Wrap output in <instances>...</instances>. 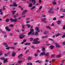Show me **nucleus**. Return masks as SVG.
Returning a JSON list of instances; mask_svg holds the SVG:
<instances>
[{
  "mask_svg": "<svg viewBox=\"0 0 65 65\" xmlns=\"http://www.w3.org/2000/svg\"><path fill=\"white\" fill-rule=\"evenodd\" d=\"M30 1H31L32 4L30 3L29 4L28 6L29 7H32V4L34 5V4L36 3V1L35 0H31Z\"/></svg>",
  "mask_w": 65,
  "mask_h": 65,
  "instance_id": "1",
  "label": "nucleus"
},
{
  "mask_svg": "<svg viewBox=\"0 0 65 65\" xmlns=\"http://www.w3.org/2000/svg\"><path fill=\"white\" fill-rule=\"evenodd\" d=\"M50 53H45V52H42L40 53V56H41L44 55V56L45 55L46 56H48L49 55Z\"/></svg>",
  "mask_w": 65,
  "mask_h": 65,
  "instance_id": "2",
  "label": "nucleus"
},
{
  "mask_svg": "<svg viewBox=\"0 0 65 65\" xmlns=\"http://www.w3.org/2000/svg\"><path fill=\"white\" fill-rule=\"evenodd\" d=\"M53 8H51L48 11V13H51L52 14H54L55 13V11L54 10H53Z\"/></svg>",
  "mask_w": 65,
  "mask_h": 65,
  "instance_id": "3",
  "label": "nucleus"
},
{
  "mask_svg": "<svg viewBox=\"0 0 65 65\" xmlns=\"http://www.w3.org/2000/svg\"><path fill=\"white\" fill-rule=\"evenodd\" d=\"M39 28L38 27H36L35 30H36L37 31H38V32L36 31L35 33V35H38L39 34L38 33V32H39L40 31L38 30Z\"/></svg>",
  "mask_w": 65,
  "mask_h": 65,
  "instance_id": "4",
  "label": "nucleus"
},
{
  "mask_svg": "<svg viewBox=\"0 0 65 65\" xmlns=\"http://www.w3.org/2000/svg\"><path fill=\"white\" fill-rule=\"evenodd\" d=\"M34 41V42H33V44H38V43H39L40 42L39 41Z\"/></svg>",
  "mask_w": 65,
  "mask_h": 65,
  "instance_id": "5",
  "label": "nucleus"
},
{
  "mask_svg": "<svg viewBox=\"0 0 65 65\" xmlns=\"http://www.w3.org/2000/svg\"><path fill=\"white\" fill-rule=\"evenodd\" d=\"M25 35H22L20 36L19 38H20V39H23L24 37H25Z\"/></svg>",
  "mask_w": 65,
  "mask_h": 65,
  "instance_id": "6",
  "label": "nucleus"
},
{
  "mask_svg": "<svg viewBox=\"0 0 65 65\" xmlns=\"http://www.w3.org/2000/svg\"><path fill=\"white\" fill-rule=\"evenodd\" d=\"M5 28L6 30H8V31H10V29H9V27L7 26Z\"/></svg>",
  "mask_w": 65,
  "mask_h": 65,
  "instance_id": "7",
  "label": "nucleus"
},
{
  "mask_svg": "<svg viewBox=\"0 0 65 65\" xmlns=\"http://www.w3.org/2000/svg\"><path fill=\"white\" fill-rule=\"evenodd\" d=\"M55 44L56 47H60V46L59 45V44L57 43H56Z\"/></svg>",
  "mask_w": 65,
  "mask_h": 65,
  "instance_id": "8",
  "label": "nucleus"
},
{
  "mask_svg": "<svg viewBox=\"0 0 65 65\" xmlns=\"http://www.w3.org/2000/svg\"><path fill=\"white\" fill-rule=\"evenodd\" d=\"M27 12V10H25L23 11V12H22V14H25V13H26V12Z\"/></svg>",
  "mask_w": 65,
  "mask_h": 65,
  "instance_id": "9",
  "label": "nucleus"
},
{
  "mask_svg": "<svg viewBox=\"0 0 65 65\" xmlns=\"http://www.w3.org/2000/svg\"><path fill=\"white\" fill-rule=\"evenodd\" d=\"M28 60H32V57H29L27 58Z\"/></svg>",
  "mask_w": 65,
  "mask_h": 65,
  "instance_id": "10",
  "label": "nucleus"
},
{
  "mask_svg": "<svg viewBox=\"0 0 65 65\" xmlns=\"http://www.w3.org/2000/svg\"><path fill=\"white\" fill-rule=\"evenodd\" d=\"M15 55V53L14 52H13L12 54V56L14 57Z\"/></svg>",
  "mask_w": 65,
  "mask_h": 65,
  "instance_id": "11",
  "label": "nucleus"
},
{
  "mask_svg": "<svg viewBox=\"0 0 65 65\" xmlns=\"http://www.w3.org/2000/svg\"><path fill=\"white\" fill-rule=\"evenodd\" d=\"M23 56V54H21L18 57V58H20L21 57H22Z\"/></svg>",
  "mask_w": 65,
  "mask_h": 65,
  "instance_id": "12",
  "label": "nucleus"
},
{
  "mask_svg": "<svg viewBox=\"0 0 65 65\" xmlns=\"http://www.w3.org/2000/svg\"><path fill=\"white\" fill-rule=\"evenodd\" d=\"M60 35H62L61 34H60V33H58L56 35V37H58V36H59Z\"/></svg>",
  "mask_w": 65,
  "mask_h": 65,
  "instance_id": "13",
  "label": "nucleus"
},
{
  "mask_svg": "<svg viewBox=\"0 0 65 65\" xmlns=\"http://www.w3.org/2000/svg\"><path fill=\"white\" fill-rule=\"evenodd\" d=\"M57 23L58 25H60V23H61V21H57Z\"/></svg>",
  "mask_w": 65,
  "mask_h": 65,
  "instance_id": "14",
  "label": "nucleus"
},
{
  "mask_svg": "<svg viewBox=\"0 0 65 65\" xmlns=\"http://www.w3.org/2000/svg\"><path fill=\"white\" fill-rule=\"evenodd\" d=\"M7 58H6V59H5V60H4V63H7Z\"/></svg>",
  "mask_w": 65,
  "mask_h": 65,
  "instance_id": "15",
  "label": "nucleus"
},
{
  "mask_svg": "<svg viewBox=\"0 0 65 65\" xmlns=\"http://www.w3.org/2000/svg\"><path fill=\"white\" fill-rule=\"evenodd\" d=\"M49 40H52V41L51 42L52 43H54V42H55V41H54V40H52V39H49Z\"/></svg>",
  "mask_w": 65,
  "mask_h": 65,
  "instance_id": "16",
  "label": "nucleus"
},
{
  "mask_svg": "<svg viewBox=\"0 0 65 65\" xmlns=\"http://www.w3.org/2000/svg\"><path fill=\"white\" fill-rule=\"evenodd\" d=\"M25 45H30V43H25Z\"/></svg>",
  "mask_w": 65,
  "mask_h": 65,
  "instance_id": "17",
  "label": "nucleus"
},
{
  "mask_svg": "<svg viewBox=\"0 0 65 65\" xmlns=\"http://www.w3.org/2000/svg\"><path fill=\"white\" fill-rule=\"evenodd\" d=\"M13 5L14 6H17V5L16 4V3L14 2L13 4Z\"/></svg>",
  "mask_w": 65,
  "mask_h": 65,
  "instance_id": "18",
  "label": "nucleus"
},
{
  "mask_svg": "<svg viewBox=\"0 0 65 65\" xmlns=\"http://www.w3.org/2000/svg\"><path fill=\"white\" fill-rule=\"evenodd\" d=\"M36 63H40L41 62V61L39 60L35 62Z\"/></svg>",
  "mask_w": 65,
  "mask_h": 65,
  "instance_id": "19",
  "label": "nucleus"
},
{
  "mask_svg": "<svg viewBox=\"0 0 65 65\" xmlns=\"http://www.w3.org/2000/svg\"><path fill=\"white\" fill-rule=\"evenodd\" d=\"M61 55H59L57 56L56 57L57 58H59L61 57Z\"/></svg>",
  "mask_w": 65,
  "mask_h": 65,
  "instance_id": "20",
  "label": "nucleus"
},
{
  "mask_svg": "<svg viewBox=\"0 0 65 65\" xmlns=\"http://www.w3.org/2000/svg\"><path fill=\"white\" fill-rule=\"evenodd\" d=\"M9 21V20L8 19H6V23L8 22Z\"/></svg>",
  "mask_w": 65,
  "mask_h": 65,
  "instance_id": "21",
  "label": "nucleus"
},
{
  "mask_svg": "<svg viewBox=\"0 0 65 65\" xmlns=\"http://www.w3.org/2000/svg\"><path fill=\"white\" fill-rule=\"evenodd\" d=\"M34 32V29H31L30 30V32H31L32 33Z\"/></svg>",
  "mask_w": 65,
  "mask_h": 65,
  "instance_id": "22",
  "label": "nucleus"
},
{
  "mask_svg": "<svg viewBox=\"0 0 65 65\" xmlns=\"http://www.w3.org/2000/svg\"><path fill=\"white\" fill-rule=\"evenodd\" d=\"M17 19H13V22H15L17 21V22H18V21H17Z\"/></svg>",
  "mask_w": 65,
  "mask_h": 65,
  "instance_id": "23",
  "label": "nucleus"
},
{
  "mask_svg": "<svg viewBox=\"0 0 65 65\" xmlns=\"http://www.w3.org/2000/svg\"><path fill=\"white\" fill-rule=\"evenodd\" d=\"M35 7H36V6H34L32 8H31V10H33V9H34L35 8Z\"/></svg>",
  "mask_w": 65,
  "mask_h": 65,
  "instance_id": "24",
  "label": "nucleus"
},
{
  "mask_svg": "<svg viewBox=\"0 0 65 65\" xmlns=\"http://www.w3.org/2000/svg\"><path fill=\"white\" fill-rule=\"evenodd\" d=\"M52 3L53 4V5H55V4H56L57 3H56V2L55 1H54Z\"/></svg>",
  "mask_w": 65,
  "mask_h": 65,
  "instance_id": "25",
  "label": "nucleus"
},
{
  "mask_svg": "<svg viewBox=\"0 0 65 65\" xmlns=\"http://www.w3.org/2000/svg\"><path fill=\"white\" fill-rule=\"evenodd\" d=\"M33 38H29V39L30 40V41H32V40H33L34 39Z\"/></svg>",
  "mask_w": 65,
  "mask_h": 65,
  "instance_id": "26",
  "label": "nucleus"
},
{
  "mask_svg": "<svg viewBox=\"0 0 65 65\" xmlns=\"http://www.w3.org/2000/svg\"><path fill=\"white\" fill-rule=\"evenodd\" d=\"M38 38L35 39L34 40V41H37L38 40Z\"/></svg>",
  "mask_w": 65,
  "mask_h": 65,
  "instance_id": "27",
  "label": "nucleus"
},
{
  "mask_svg": "<svg viewBox=\"0 0 65 65\" xmlns=\"http://www.w3.org/2000/svg\"><path fill=\"white\" fill-rule=\"evenodd\" d=\"M1 60H5V59L4 58V57H2L0 58Z\"/></svg>",
  "mask_w": 65,
  "mask_h": 65,
  "instance_id": "28",
  "label": "nucleus"
},
{
  "mask_svg": "<svg viewBox=\"0 0 65 65\" xmlns=\"http://www.w3.org/2000/svg\"><path fill=\"white\" fill-rule=\"evenodd\" d=\"M13 26H14V25L12 24H10L9 25V26L10 27H13Z\"/></svg>",
  "mask_w": 65,
  "mask_h": 65,
  "instance_id": "29",
  "label": "nucleus"
},
{
  "mask_svg": "<svg viewBox=\"0 0 65 65\" xmlns=\"http://www.w3.org/2000/svg\"><path fill=\"white\" fill-rule=\"evenodd\" d=\"M0 56H2L3 55V53H2V51H0Z\"/></svg>",
  "mask_w": 65,
  "mask_h": 65,
  "instance_id": "30",
  "label": "nucleus"
},
{
  "mask_svg": "<svg viewBox=\"0 0 65 65\" xmlns=\"http://www.w3.org/2000/svg\"><path fill=\"white\" fill-rule=\"evenodd\" d=\"M3 45H7V44L6 43H3Z\"/></svg>",
  "mask_w": 65,
  "mask_h": 65,
  "instance_id": "31",
  "label": "nucleus"
},
{
  "mask_svg": "<svg viewBox=\"0 0 65 65\" xmlns=\"http://www.w3.org/2000/svg\"><path fill=\"white\" fill-rule=\"evenodd\" d=\"M46 27L47 29H51V27H50V26H46Z\"/></svg>",
  "mask_w": 65,
  "mask_h": 65,
  "instance_id": "32",
  "label": "nucleus"
},
{
  "mask_svg": "<svg viewBox=\"0 0 65 65\" xmlns=\"http://www.w3.org/2000/svg\"><path fill=\"white\" fill-rule=\"evenodd\" d=\"M26 26H27V28H29L30 27L31 25H29V24H28L27 25H26Z\"/></svg>",
  "mask_w": 65,
  "mask_h": 65,
  "instance_id": "33",
  "label": "nucleus"
},
{
  "mask_svg": "<svg viewBox=\"0 0 65 65\" xmlns=\"http://www.w3.org/2000/svg\"><path fill=\"white\" fill-rule=\"evenodd\" d=\"M42 22H43V23H47V21H42Z\"/></svg>",
  "mask_w": 65,
  "mask_h": 65,
  "instance_id": "34",
  "label": "nucleus"
},
{
  "mask_svg": "<svg viewBox=\"0 0 65 65\" xmlns=\"http://www.w3.org/2000/svg\"><path fill=\"white\" fill-rule=\"evenodd\" d=\"M54 47V46L53 45H52L50 46V48L51 49H53V48Z\"/></svg>",
  "mask_w": 65,
  "mask_h": 65,
  "instance_id": "35",
  "label": "nucleus"
},
{
  "mask_svg": "<svg viewBox=\"0 0 65 65\" xmlns=\"http://www.w3.org/2000/svg\"><path fill=\"white\" fill-rule=\"evenodd\" d=\"M42 51H43V52H44L45 51V48L44 47H43L42 48Z\"/></svg>",
  "mask_w": 65,
  "mask_h": 65,
  "instance_id": "36",
  "label": "nucleus"
},
{
  "mask_svg": "<svg viewBox=\"0 0 65 65\" xmlns=\"http://www.w3.org/2000/svg\"><path fill=\"white\" fill-rule=\"evenodd\" d=\"M47 37V36H44V37H43L42 38V39H43V38H46V37Z\"/></svg>",
  "mask_w": 65,
  "mask_h": 65,
  "instance_id": "37",
  "label": "nucleus"
},
{
  "mask_svg": "<svg viewBox=\"0 0 65 65\" xmlns=\"http://www.w3.org/2000/svg\"><path fill=\"white\" fill-rule=\"evenodd\" d=\"M10 20L11 21V22H13V19L11 18L10 19Z\"/></svg>",
  "mask_w": 65,
  "mask_h": 65,
  "instance_id": "38",
  "label": "nucleus"
},
{
  "mask_svg": "<svg viewBox=\"0 0 65 65\" xmlns=\"http://www.w3.org/2000/svg\"><path fill=\"white\" fill-rule=\"evenodd\" d=\"M32 32H29L28 34V35H30V34H32Z\"/></svg>",
  "mask_w": 65,
  "mask_h": 65,
  "instance_id": "39",
  "label": "nucleus"
},
{
  "mask_svg": "<svg viewBox=\"0 0 65 65\" xmlns=\"http://www.w3.org/2000/svg\"><path fill=\"white\" fill-rule=\"evenodd\" d=\"M46 19L45 18H44L43 19H42V21H45V20H46Z\"/></svg>",
  "mask_w": 65,
  "mask_h": 65,
  "instance_id": "40",
  "label": "nucleus"
},
{
  "mask_svg": "<svg viewBox=\"0 0 65 65\" xmlns=\"http://www.w3.org/2000/svg\"><path fill=\"white\" fill-rule=\"evenodd\" d=\"M53 20L54 21H55V20H57V19H56V17H54L53 19Z\"/></svg>",
  "mask_w": 65,
  "mask_h": 65,
  "instance_id": "41",
  "label": "nucleus"
},
{
  "mask_svg": "<svg viewBox=\"0 0 65 65\" xmlns=\"http://www.w3.org/2000/svg\"><path fill=\"white\" fill-rule=\"evenodd\" d=\"M65 35H63L62 36V38H65Z\"/></svg>",
  "mask_w": 65,
  "mask_h": 65,
  "instance_id": "42",
  "label": "nucleus"
},
{
  "mask_svg": "<svg viewBox=\"0 0 65 65\" xmlns=\"http://www.w3.org/2000/svg\"><path fill=\"white\" fill-rule=\"evenodd\" d=\"M38 54L36 53H35V57H37V56H38Z\"/></svg>",
  "mask_w": 65,
  "mask_h": 65,
  "instance_id": "43",
  "label": "nucleus"
},
{
  "mask_svg": "<svg viewBox=\"0 0 65 65\" xmlns=\"http://www.w3.org/2000/svg\"><path fill=\"white\" fill-rule=\"evenodd\" d=\"M18 44V42L14 43V45H15Z\"/></svg>",
  "mask_w": 65,
  "mask_h": 65,
  "instance_id": "44",
  "label": "nucleus"
},
{
  "mask_svg": "<svg viewBox=\"0 0 65 65\" xmlns=\"http://www.w3.org/2000/svg\"><path fill=\"white\" fill-rule=\"evenodd\" d=\"M10 48V47H7V48H6V50H9V48Z\"/></svg>",
  "mask_w": 65,
  "mask_h": 65,
  "instance_id": "45",
  "label": "nucleus"
},
{
  "mask_svg": "<svg viewBox=\"0 0 65 65\" xmlns=\"http://www.w3.org/2000/svg\"><path fill=\"white\" fill-rule=\"evenodd\" d=\"M10 48H12L13 49H14L15 47H10Z\"/></svg>",
  "mask_w": 65,
  "mask_h": 65,
  "instance_id": "46",
  "label": "nucleus"
},
{
  "mask_svg": "<svg viewBox=\"0 0 65 65\" xmlns=\"http://www.w3.org/2000/svg\"><path fill=\"white\" fill-rule=\"evenodd\" d=\"M28 52H29V50H27V51H26V52L25 53V54L27 53H28Z\"/></svg>",
  "mask_w": 65,
  "mask_h": 65,
  "instance_id": "47",
  "label": "nucleus"
},
{
  "mask_svg": "<svg viewBox=\"0 0 65 65\" xmlns=\"http://www.w3.org/2000/svg\"><path fill=\"white\" fill-rule=\"evenodd\" d=\"M9 54H10V52H7V54L8 56L9 55Z\"/></svg>",
  "mask_w": 65,
  "mask_h": 65,
  "instance_id": "48",
  "label": "nucleus"
},
{
  "mask_svg": "<svg viewBox=\"0 0 65 65\" xmlns=\"http://www.w3.org/2000/svg\"><path fill=\"white\" fill-rule=\"evenodd\" d=\"M31 48H34L35 47L33 45L31 46Z\"/></svg>",
  "mask_w": 65,
  "mask_h": 65,
  "instance_id": "49",
  "label": "nucleus"
},
{
  "mask_svg": "<svg viewBox=\"0 0 65 65\" xmlns=\"http://www.w3.org/2000/svg\"><path fill=\"white\" fill-rule=\"evenodd\" d=\"M4 56H5L6 57H7V56L8 55L7 54H4Z\"/></svg>",
  "mask_w": 65,
  "mask_h": 65,
  "instance_id": "50",
  "label": "nucleus"
},
{
  "mask_svg": "<svg viewBox=\"0 0 65 65\" xmlns=\"http://www.w3.org/2000/svg\"><path fill=\"white\" fill-rule=\"evenodd\" d=\"M63 30H64V29H65V25H64V26L63 27Z\"/></svg>",
  "mask_w": 65,
  "mask_h": 65,
  "instance_id": "51",
  "label": "nucleus"
},
{
  "mask_svg": "<svg viewBox=\"0 0 65 65\" xmlns=\"http://www.w3.org/2000/svg\"><path fill=\"white\" fill-rule=\"evenodd\" d=\"M62 12H65V9L63 10Z\"/></svg>",
  "mask_w": 65,
  "mask_h": 65,
  "instance_id": "52",
  "label": "nucleus"
},
{
  "mask_svg": "<svg viewBox=\"0 0 65 65\" xmlns=\"http://www.w3.org/2000/svg\"><path fill=\"white\" fill-rule=\"evenodd\" d=\"M30 22V21H27L26 22V23H28Z\"/></svg>",
  "mask_w": 65,
  "mask_h": 65,
  "instance_id": "53",
  "label": "nucleus"
},
{
  "mask_svg": "<svg viewBox=\"0 0 65 65\" xmlns=\"http://www.w3.org/2000/svg\"><path fill=\"white\" fill-rule=\"evenodd\" d=\"M26 42V40H23V42Z\"/></svg>",
  "mask_w": 65,
  "mask_h": 65,
  "instance_id": "54",
  "label": "nucleus"
},
{
  "mask_svg": "<svg viewBox=\"0 0 65 65\" xmlns=\"http://www.w3.org/2000/svg\"><path fill=\"white\" fill-rule=\"evenodd\" d=\"M22 28H25V26H24V25H22Z\"/></svg>",
  "mask_w": 65,
  "mask_h": 65,
  "instance_id": "55",
  "label": "nucleus"
},
{
  "mask_svg": "<svg viewBox=\"0 0 65 65\" xmlns=\"http://www.w3.org/2000/svg\"><path fill=\"white\" fill-rule=\"evenodd\" d=\"M59 7H57V10H59Z\"/></svg>",
  "mask_w": 65,
  "mask_h": 65,
  "instance_id": "56",
  "label": "nucleus"
},
{
  "mask_svg": "<svg viewBox=\"0 0 65 65\" xmlns=\"http://www.w3.org/2000/svg\"><path fill=\"white\" fill-rule=\"evenodd\" d=\"M63 45H65V41L63 42V43H62Z\"/></svg>",
  "mask_w": 65,
  "mask_h": 65,
  "instance_id": "57",
  "label": "nucleus"
},
{
  "mask_svg": "<svg viewBox=\"0 0 65 65\" xmlns=\"http://www.w3.org/2000/svg\"><path fill=\"white\" fill-rule=\"evenodd\" d=\"M55 59H53L52 60V62H55Z\"/></svg>",
  "mask_w": 65,
  "mask_h": 65,
  "instance_id": "58",
  "label": "nucleus"
},
{
  "mask_svg": "<svg viewBox=\"0 0 65 65\" xmlns=\"http://www.w3.org/2000/svg\"><path fill=\"white\" fill-rule=\"evenodd\" d=\"M47 31H45L44 32V34H46V33H47Z\"/></svg>",
  "mask_w": 65,
  "mask_h": 65,
  "instance_id": "59",
  "label": "nucleus"
},
{
  "mask_svg": "<svg viewBox=\"0 0 65 65\" xmlns=\"http://www.w3.org/2000/svg\"><path fill=\"white\" fill-rule=\"evenodd\" d=\"M39 11H40V10H39V9L36 12H39Z\"/></svg>",
  "mask_w": 65,
  "mask_h": 65,
  "instance_id": "60",
  "label": "nucleus"
},
{
  "mask_svg": "<svg viewBox=\"0 0 65 65\" xmlns=\"http://www.w3.org/2000/svg\"><path fill=\"white\" fill-rule=\"evenodd\" d=\"M48 61H49V60H48V59L46 60V62H48Z\"/></svg>",
  "mask_w": 65,
  "mask_h": 65,
  "instance_id": "61",
  "label": "nucleus"
},
{
  "mask_svg": "<svg viewBox=\"0 0 65 65\" xmlns=\"http://www.w3.org/2000/svg\"><path fill=\"white\" fill-rule=\"evenodd\" d=\"M42 8V6H41L39 8V9H41Z\"/></svg>",
  "mask_w": 65,
  "mask_h": 65,
  "instance_id": "62",
  "label": "nucleus"
},
{
  "mask_svg": "<svg viewBox=\"0 0 65 65\" xmlns=\"http://www.w3.org/2000/svg\"><path fill=\"white\" fill-rule=\"evenodd\" d=\"M11 12H12L13 13H14V12H16V11H11Z\"/></svg>",
  "mask_w": 65,
  "mask_h": 65,
  "instance_id": "63",
  "label": "nucleus"
},
{
  "mask_svg": "<svg viewBox=\"0 0 65 65\" xmlns=\"http://www.w3.org/2000/svg\"><path fill=\"white\" fill-rule=\"evenodd\" d=\"M46 45H51L50 44H46Z\"/></svg>",
  "mask_w": 65,
  "mask_h": 65,
  "instance_id": "64",
  "label": "nucleus"
}]
</instances>
